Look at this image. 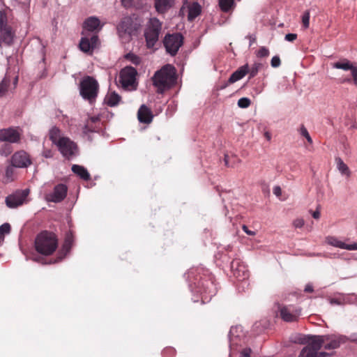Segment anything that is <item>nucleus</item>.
<instances>
[{
	"label": "nucleus",
	"mask_w": 357,
	"mask_h": 357,
	"mask_svg": "<svg viewBox=\"0 0 357 357\" xmlns=\"http://www.w3.org/2000/svg\"><path fill=\"white\" fill-rule=\"evenodd\" d=\"M141 27V23L136 17L131 16L123 17L117 25L119 35L122 37L124 35H135Z\"/></svg>",
	"instance_id": "6"
},
{
	"label": "nucleus",
	"mask_w": 357,
	"mask_h": 357,
	"mask_svg": "<svg viewBox=\"0 0 357 357\" xmlns=\"http://www.w3.org/2000/svg\"><path fill=\"white\" fill-rule=\"evenodd\" d=\"M242 229L245 233H246L248 235L250 236H255L256 233L253 231L249 230L248 227L246 225H243Z\"/></svg>",
	"instance_id": "51"
},
{
	"label": "nucleus",
	"mask_w": 357,
	"mask_h": 357,
	"mask_svg": "<svg viewBox=\"0 0 357 357\" xmlns=\"http://www.w3.org/2000/svg\"><path fill=\"white\" fill-rule=\"evenodd\" d=\"M251 104V101L248 98H241L238 100V106L241 108H247Z\"/></svg>",
	"instance_id": "41"
},
{
	"label": "nucleus",
	"mask_w": 357,
	"mask_h": 357,
	"mask_svg": "<svg viewBox=\"0 0 357 357\" xmlns=\"http://www.w3.org/2000/svg\"><path fill=\"white\" fill-rule=\"evenodd\" d=\"M6 204L9 208H16L23 204V198L17 195H9L6 199Z\"/></svg>",
	"instance_id": "26"
},
{
	"label": "nucleus",
	"mask_w": 357,
	"mask_h": 357,
	"mask_svg": "<svg viewBox=\"0 0 357 357\" xmlns=\"http://www.w3.org/2000/svg\"><path fill=\"white\" fill-rule=\"evenodd\" d=\"M249 71V66L248 64L243 65L234 71L229 77L227 83L229 84H233L245 77Z\"/></svg>",
	"instance_id": "21"
},
{
	"label": "nucleus",
	"mask_w": 357,
	"mask_h": 357,
	"mask_svg": "<svg viewBox=\"0 0 357 357\" xmlns=\"http://www.w3.org/2000/svg\"><path fill=\"white\" fill-rule=\"evenodd\" d=\"M250 45L252 43H255V40L256 38L255 37H252V36H250Z\"/></svg>",
	"instance_id": "61"
},
{
	"label": "nucleus",
	"mask_w": 357,
	"mask_h": 357,
	"mask_svg": "<svg viewBox=\"0 0 357 357\" xmlns=\"http://www.w3.org/2000/svg\"><path fill=\"white\" fill-rule=\"evenodd\" d=\"M295 342L303 344H307V346L301 350L299 357H327L332 354L326 351H319L321 347L316 339V335H303Z\"/></svg>",
	"instance_id": "3"
},
{
	"label": "nucleus",
	"mask_w": 357,
	"mask_h": 357,
	"mask_svg": "<svg viewBox=\"0 0 357 357\" xmlns=\"http://www.w3.org/2000/svg\"><path fill=\"white\" fill-rule=\"evenodd\" d=\"M184 38L180 33H167L163 40L166 51L171 56H175L183 45Z\"/></svg>",
	"instance_id": "7"
},
{
	"label": "nucleus",
	"mask_w": 357,
	"mask_h": 357,
	"mask_svg": "<svg viewBox=\"0 0 357 357\" xmlns=\"http://www.w3.org/2000/svg\"><path fill=\"white\" fill-rule=\"evenodd\" d=\"M34 260H35L36 261L40 262V261H43V260H44V259H43V257H37V258H35V259H34Z\"/></svg>",
	"instance_id": "60"
},
{
	"label": "nucleus",
	"mask_w": 357,
	"mask_h": 357,
	"mask_svg": "<svg viewBox=\"0 0 357 357\" xmlns=\"http://www.w3.org/2000/svg\"><path fill=\"white\" fill-rule=\"evenodd\" d=\"M331 303L333 305H340L342 303L341 301L337 298H332L331 300Z\"/></svg>",
	"instance_id": "57"
},
{
	"label": "nucleus",
	"mask_w": 357,
	"mask_h": 357,
	"mask_svg": "<svg viewBox=\"0 0 357 357\" xmlns=\"http://www.w3.org/2000/svg\"><path fill=\"white\" fill-rule=\"evenodd\" d=\"M14 33L10 26L0 29V40L3 43L10 45L13 40Z\"/></svg>",
	"instance_id": "22"
},
{
	"label": "nucleus",
	"mask_w": 357,
	"mask_h": 357,
	"mask_svg": "<svg viewBox=\"0 0 357 357\" xmlns=\"http://www.w3.org/2000/svg\"><path fill=\"white\" fill-rule=\"evenodd\" d=\"M174 0H155V7L158 13H163L169 9Z\"/></svg>",
	"instance_id": "23"
},
{
	"label": "nucleus",
	"mask_w": 357,
	"mask_h": 357,
	"mask_svg": "<svg viewBox=\"0 0 357 357\" xmlns=\"http://www.w3.org/2000/svg\"><path fill=\"white\" fill-rule=\"evenodd\" d=\"M302 22L305 28H308L310 24V12L305 11L302 17Z\"/></svg>",
	"instance_id": "44"
},
{
	"label": "nucleus",
	"mask_w": 357,
	"mask_h": 357,
	"mask_svg": "<svg viewBox=\"0 0 357 357\" xmlns=\"http://www.w3.org/2000/svg\"><path fill=\"white\" fill-rule=\"evenodd\" d=\"M68 188L66 185L60 183L56 185L53 190L52 192L45 195L47 202L58 203L63 201L67 195Z\"/></svg>",
	"instance_id": "15"
},
{
	"label": "nucleus",
	"mask_w": 357,
	"mask_h": 357,
	"mask_svg": "<svg viewBox=\"0 0 357 357\" xmlns=\"http://www.w3.org/2000/svg\"><path fill=\"white\" fill-rule=\"evenodd\" d=\"M273 192L275 195L280 196L281 194V189L279 186H276L273 189Z\"/></svg>",
	"instance_id": "56"
},
{
	"label": "nucleus",
	"mask_w": 357,
	"mask_h": 357,
	"mask_svg": "<svg viewBox=\"0 0 357 357\" xmlns=\"http://www.w3.org/2000/svg\"><path fill=\"white\" fill-rule=\"evenodd\" d=\"M10 26L8 24L7 15L4 11H0V29Z\"/></svg>",
	"instance_id": "39"
},
{
	"label": "nucleus",
	"mask_w": 357,
	"mask_h": 357,
	"mask_svg": "<svg viewBox=\"0 0 357 357\" xmlns=\"http://www.w3.org/2000/svg\"><path fill=\"white\" fill-rule=\"evenodd\" d=\"M56 146L61 153L68 158L75 155L77 149V144L67 137H62Z\"/></svg>",
	"instance_id": "13"
},
{
	"label": "nucleus",
	"mask_w": 357,
	"mask_h": 357,
	"mask_svg": "<svg viewBox=\"0 0 357 357\" xmlns=\"http://www.w3.org/2000/svg\"><path fill=\"white\" fill-rule=\"evenodd\" d=\"M13 151V148L10 143H4L0 148V155L1 156L7 157Z\"/></svg>",
	"instance_id": "35"
},
{
	"label": "nucleus",
	"mask_w": 357,
	"mask_h": 357,
	"mask_svg": "<svg viewBox=\"0 0 357 357\" xmlns=\"http://www.w3.org/2000/svg\"><path fill=\"white\" fill-rule=\"evenodd\" d=\"M333 67L337 69H342L344 70H351L354 66L348 59H343L337 62L334 63L333 64Z\"/></svg>",
	"instance_id": "27"
},
{
	"label": "nucleus",
	"mask_w": 357,
	"mask_h": 357,
	"mask_svg": "<svg viewBox=\"0 0 357 357\" xmlns=\"http://www.w3.org/2000/svg\"><path fill=\"white\" fill-rule=\"evenodd\" d=\"M293 226L295 228H301L305 224V221L303 218H296L293 221Z\"/></svg>",
	"instance_id": "46"
},
{
	"label": "nucleus",
	"mask_w": 357,
	"mask_h": 357,
	"mask_svg": "<svg viewBox=\"0 0 357 357\" xmlns=\"http://www.w3.org/2000/svg\"><path fill=\"white\" fill-rule=\"evenodd\" d=\"M162 30V22L155 17L151 18L144 31V37L148 48L154 47L159 39Z\"/></svg>",
	"instance_id": "5"
},
{
	"label": "nucleus",
	"mask_w": 357,
	"mask_h": 357,
	"mask_svg": "<svg viewBox=\"0 0 357 357\" xmlns=\"http://www.w3.org/2000/svg\"><path fill=\"white\" fill-rule=\"evenodd\" d=\"M231 270L238 280L243 281L249 278L248 268L239 259H235L231 262Z\"/></svg>",
	"instance_id": "14"
},
{
	"label": "nucleus",
	"mask_w": 357,
	"mask_h": 357,
	"mask_svg": "<svg viewBox=\"0 0 357 357\" xmlns=\"http://www.w3.org/2000/svg\"><path fill=\"white\" fill-rule=\"evenodd\" d=\"M137 118L139 122L149 124L152 122L153 115L148 107L142 105L137 112Z\"/></svg>",
	"instance_id": "20"
},
{
	"label": "nucleus",
	"mask_w": 357,
	"mask_h": 357,
	"mask_svg": "<svg viewBox=\"0 0 357 357\" xmlns=\"http://www.w3.org/2000/svg\"><path fill=\"white\" fill-rule=\"evenodd\" d=\"M271 64L273 68L279 67L281 64L280 57L278 56H274L271 61Z\"/></svg>",
	"instance_id": "45"
},
{
	"label": "nucleus",
	"mask_w": 357,
	"mask_h": 357,
	"mask_svg": "<svg viewBox=\"0 0 357 357\" xmlns=\"http://www.w3.org/2000/svg\"><path fill=\"white\" fill-rule=\"evenodd\" d=\"M305 292L312 293L314 291L313 286L311 284H306L305 289Z\"/></svg>",
	"instance_id": "52"
},
{
	"label": "nucleus",
	"mask_w": 357,
	"mask_h": 357,
	"mask_svg": "<svg viewBox=\"0 0 357 357\" xmlns=\"http://www.w3.org/2000/svg\"><path fill=\"white\" fill-rule=\"evenodd\" d=\"M252 350L250 348H245L241 352V357H250Z\"/></svg>",
	"instance_id": "49"
},
{
	"label": "nucleus",
	"mask_w": 357,
	"mask_h": 357,
	"mask_svg": "<svg viewBox=\"0 0 357 357\" xmlns=\"http://www.w3.org/2000/svg\"><path fill=\"white\" fill-rule=\"evenodd\" d=\"M17 81H18V77H17V76H16V77L14 78V80H13V85H14V88H15V87H16V85H17Z\"/></svg>",
	"instance_id": "59"
},
{
	"label": "nucleus",
	"mask_w": 357,
	"mask_h": 357,
	"mask_svg": "<svg viewBox=\"0 0 357 357\" xmlns=\"http://www.w3.org/2000/svg\"><path fill=\"white\" fill-rule=\"evenodd\" d=\"M316 339L321 347L327 350L337 349L347 340L345 337L335 335H316Z\"/></svg>",
	"instance_id": "9"
},
{
	"label": "nucleus",
	"mask_w": 357,
	"mask_h": 357,
	"mask_svg": "<svg viewBox=\"0 0 357 357\" xmlns=\"http://www.w3.org/2000/svg\"><path fill=\"white\" fill-rule=\"evenodd\" d=\"M352 80L354 84L357 86V66H354L351 70Z\"/></svg>",
	"instance_id": "48"
},
{
	"label": "nucleus",
	"mask_w": 357,
	"mask_h": 357,
	"mask_svg": "<svg viewBox=\"0 0 357 357\" xmlns=\"http://www.w3.org/2000/svg\"><path fill=\"white\" fill-rule=\"evenodd\" d=\"M351 82V78H347V79H344L342 82Z\"/></svg>",
	"instance_id": "62"
},
{
	"label": "nucleus",
	"mask_w": 357,
	"mask_h": 357,
	"mask_svg": "<svg viewBox=\"0 0 357 357\" xmlns=\"http://www.w3.org/2000/svg\"><path fill=\"white\" fill-rule=\"evenodd\" d=\"M231 159L237 160L238 162H240V160H238L236 155L229 156V155L225 154L224 160H225V164L226 166H227V167H234V163L231 161Z\"/></svg>",
	"instance_id": "43"
},
{
	"label": "nucleus",
	"mask_w": 357,
	"mask_h": 357,
	"mask_svg": "<svg viewBox=\"0 0 357 357\" xmlns=\"http://www.w3.org/2000/svg\"><path fill=\"white\" fill-rule=\"evenodd\" d=\"M99 84L96 79L91 76L84 77L79 84V91L82 97L89 101L93 102L98 93Z\"/></svg>",
	"instance_id": "4"
},
{
	"label": "nucleus",
	"mask_w": 357,
	"mask_h": 357,
	"mask_svg": "<svg viewBox=\"0 0 357 357\" xmlns=\"http://www.w3.org/2000/svg\"><path fill=\"white\" fill-rule=\"evenodd\" d=\"M99 118L98 117L93 116L89 118L83 128L84 133L87 134L89 132H95L98 128L96 124L99 123Z\"/></svg>",
	"instance_id": "24"
},
{
	"label": "nucleus",
	"mask_w": 357,
	"mask_h": 357,
	"mask_svg": "<svg viewBox=\"0 0 357 357\" xmlns=\"http://www.w3.org/2000/svg\"><path fill=\"white\" fill-rule=\"evenodd\" d=\"M176 80L175 68L167 64L156 71L153 77V85L157 88L158 93H162L170 89Z\"/></svg>",
	"instance_id": "1"
},
{
	"label": "nucleus",
	"mask_w": 357,
	"mask_h": 357,
	"mask_svg": "<svg viewBox=\"0 0 357 357\" xmlns=\"http://www.w3.org/2000/svg\"><path fill=\"white\" fill-rule=\"evenodd\" d=\"M297 38V34L288 33L285 36V40L289 42H293Z\"/></svg>",
	"instance_id": "50"
},
{
	"label": "nucleus",
	"mask_w": 357,
	"mask_h": 357,
	"mask_svg": "<svg viewBox=\"0 0 357 357\" xmlns=\"http://www.w3.org/2000/svg\"><path fill=\"white\" fill-rule=\"evenodd\" d=\"M121 5L126 8H130L134 5V0H121Z\"/></svg>",
	"instance_id": "47"
},
{
	"label": "nucleus",
	"mask_w": 357,
	"mask_h": 357,
	"mask_svg": "<svg viewBox=\"0 0 357 357\" xmlns=\"http://www.w3.org/2000/svg\"><path fill=\"white\" fill-rule=\"evenodd\" d=\"M10 164L17 168H27L32 165V160L27 152L20 150L11 156Z\"/></svg>",
	"instance_id": "10"
},
{
	"label": "nucleus",
	"mask_w": 357,
	"mask_h": 357,
	"mask_svg": "<svg viewBox=\"0 0 357 357\" xmlns=\"http://www.w3.org/2000/svg\"><path fill=\"white\" fill-rule=\"evenodd\" d=\"M280 317L287 322L296 321L301 315V309L294 305L279 306Z\"/></svg>",
	"instance_id": "12"
},
{
	"label": "nucleus",
	"mask_w": 357,
	"mask_h": 357,
	"mask_svg": "<svg viewBox=\"0 0 357 357\" xmlns=\"http://www.w3.org/2000/svg\"><path fill=\"white\" fill-rule=\"evenodd\" d=\"M21 139L20 132L13 128L0 130V141L8 143H18Z\"/></svg>",
	"instance_id": "16"
},
{
	"label": "nucleus",
	"mask_w": 357,
	"mask_h": 357,
	"mask_svg": "<svg viewBox=\"0 0 357 357\" xmlns=\"http://www.w3.org/2000/svg\"><path fill=\"white\" fill-rule=\"evenodd\" d=\"M198 287L200 294H204L206 298L207 296L211 297L216 294V287L211 279H200L198 281Z\"/></svg>",
	"instance_id": "17"
},
{
	"label": "nucleus",
	"mask_w": 357,
	"mask_h": 357,
	"mask_svg": "<svg viewBox=\"0 0 357 357\" xmlns=\"http://www.w3.org/2000/svg\"><path fill=\"white\" fill-rule=\"evenodd\" d=\"M126 59L136 66L141 63V58L133 53L127 54Z\"/></svg>",
	"instance_id": "38"
},
{
	"label": "nucleus",
	"mask_w": 357,
	"mask_h": 357,
	"mask_svg": "<svg viewBox=\"0 0 357 357\" xmlns=\"http://www.w3.org/2000/svg\"><path fill=\"white\" fill-rule=\"evenodd\" d=\"M82 38L79 43V50L86 54H92L93 50L100 45V40L96 33L90 36L84 31L82 32Z\"/></svg>",
	"instance_id": "8"
},
{
	"label": "nucleus",
	"mask_w": 357,
	"mask_h": 357,
	"mask_svg": "<svg viewBox=\"0 0 357 357\" xmlns=\"http://www.w3.org/2000/svg\"><path fill=\"white\" fill-rule=\"evenodd\" d=\"M300 133L302 136H303L304 137L306 138L307 141L310 143V144H312V139L307 131V130L306 129V128L302 125L301 127V129H300Z\"/></svg>",
	"instance_id": "42"
},
{
	"label": "nucleus",
	"mask_w": 357,
	"mask_h": 357,
	"mask_svg": "<svg viewBox=\"0 0 357 357\" xmlns=\"http://www.w3.org/2000/svg\"><path fill=\"white\" fill-rule=\"evenodd\" d=\"M120 100L121 96L115 92H112L108 95L106 99L107 105L110 107L116 106Z\"/></svg>",
	"instance_id": "32"
},
{
	"label": "nucleus",
	"mask_w": 357,
	"mask_h": 357,
	"mask_svg": "<svg viewBox=\"0 0 357 357\" xmlns=\"http://www.w3.org/2000/svg\"><path fill=\"white\" fill-rule=\"evenodd\" d=\"M15 167L12 164L8 166L6 169L5 178L7 182L13 181L15 178Z\"/></svg>",
	"instance_id": "34"
},
{
	"label": "nucleus",
	"mask_w": 357,
	"mask_h": 357,
	"mask_svg": "<svg viewBox=\"0 0 357 357\" xmlns=\"http://www.w3.org/2000/svg\"><path fill=\"white\" fill-rule=\"evenodd\" d=\"M312 215L314 219H319L320 218V211L319 208H317L315 211L312 212Z\"/></svg>",
	"instance_id": "53"
},
{
	"label": "nucleus",
	"mask_w": 357,
	"mask_h": 357,
	"mask_svg": "<svg viewBox=\"0 0 357 357\" xmlns=\"http://www.w3.org/2000/svg\"><path fill=\"white\" fill-rule=\"evenodd\" d=\"M264 135H265L266 138L268 141H269V140H271V133H270V132H266L264 133Z\"/></svg>",
	"instance_id": "58"
},
{
	"label": "nucleus",
	"mask_w": 357,
	"mask_h": 357,
	"mask_svg": "<svg viewBox=\"0 0 357 357\" xmlns=\"http://www.w3.org/2000/svg\"><path fill=\"white\" fill-rule=\"evenodd\" d=\"M72 171L84 181H89L91 178L87 169L82 166L73 165L72 167Z\"/></svg>",
	"instance_id": "25"
},
{
	"label": "nucleus",
	"mask_w": 357,
	"mask_h": 357,
	"mask_svg": "<svg viewBox=\"0 0 357 357\" xmlns=\"http://www.w3.org/2000/svg\"><path fill=\"white\" fill-rule=\"evenodd\" d=\"M71 240H72V236H66V240H65L64 246L65 247L70 246V245L71 243Z\"/></svg>",
	"instance_id": "54"
},
{
	"label": "nucleus",
	"mask_w": 357,
	"mask_h": 357,
	"mask_svg": "<svg viewBox=\"0 0 357 357\" xmlns=\"http://www.w3.org/2000/svg\"><path fill=\"white\" fill-rule=\"evenodd\" d=\"M261 68V64L260 63H255L251 66L250 68H249V71H248L249 79H251V78L255 77L257 75V73Z\"/></svg>",
	"instance_id": "37"
},
{
	"label": "nucleus",
	"mask_w": 357,
	"mask_h": 357,
	"mask_svg": "<svg viewBox=\"0 0 357 357\" xmlns=\"http://www.w3.org/2000/svg\"><path fill=\"white\" fill-rule=\"evenodd\" d=\"M49 137L52 143L57 145L58 142L63 137L61 136V130L56 127H53L50 130Z\"/></svg>",
	"instance_id": "29"
},
{
	"label": "nucleus",
	"mask_w": 357,
	"mask_h": 357,
	"mask_svg": "<svg viewBox=\"0 0 357 357\" xmlns=\"http://www.w3.org/2000/svg\"><path fill=\"white\" fill-rule=\"evenodd\" d=\"M58 247V239L55 234L43 231L38 234L35 239L36 250L45 256L52 255Z\"/></svg>",
	"instance_id": "2"
},
{
	"label": "nucleus",
	"mask_w": 357,
	"mask_h": 357,
	"mask_svg": "<svg viewBox=\"0 0 357 357\" xmlns=\"http://www.w3.org/2000/svg\"><path fill=\"white\" fill-rule=\"evenodd\" d=\"M102 28L99 19L96 17H89L85 20L83 24L84 31L93 32L99 31Z\"/></svg>",
	"instance_id": "19"
},
{
	"label": "nucleus",
	"mask_w": 357,
	"mask_h": 357,
	"mask_svg": "<svg viewBox=\"0 0 357 357\" xmlns=\"http://www.w3.org/2000/svg\"><path fill=\"white\" fill-rule=\"evenodd\" d=\"M11 79L9 76L6 75L0 82V98L3 97L8 93L10 86Z\"/></svg>",
	"instance_id": "28"
},
{
	"label": "nucleus",
	"mask_w": 357,
	"mask_h": 357,
	"mask_svg": "<svg viewBox=\"0 0 357 357\" xmlns=\"http://www.w3.org/2000/svg\"><path fill=\"white\" fill-rule=\"evenodd\" d=\"M219 6L222 11L229 12L234 6V0H219Z\"/></svg>",
	"instance_id": "33"
},
{
	"label": "nucleus",
	"mask_w": 357,
	"mask_h": 357,
	"mask_svg": "<svg viewBox=\"0 0 357 357\" xmlns=\"http://www.w3.org/2000/svg\"><path fill=\"white\" fill-rule=\"evenodd\" d=\"M326 242L334 247L339 248L341 249H345L348 250H357V243H354L352 244H346L344 242L340 241L335 236H328L326 238Z\"/></svg>",
	"instance_id": "18"
},
{
	"label": "nucleus",
	"mask_w": 357,
	"mask_h": 357,
	"mask_svg": "<svg viewBox=\"0 0 357 357\" xmlns=\"http://www.w3.org/2000/svg\"><path fill=\"white\" fill-rule=\"evenodd\" d=\"M137 72L136 69L131 66H126L120 71L119 82L122 86L128 88L133 86L136 81Z\"/></svg>",
	"instance_id": "11"
},
{
	"label": "nucleus",
	"mask_w": 357,
	"mask_h": 357,
	"mask_svg": "<svg viewBox=\"0 0 357 357\" xmlns=\"http://www.w3.org/2000/svg\"><path fill=\"white\" fill-rule=\"evenodd\" d=\"M335 160L337 162V167L338 170L341 172V174L349 176L351 174V172L348 166L344 162V161L340 158H336Z\"/></svg>",
	"instance_id": "30"
},
{
	"label": "nucleus",
	"mask_w": 357,
	"mask_h": 357,
	"mask_svg": "<svg viewBox=\"0 0 357 357\" xmlns=\"http://www.w3.org/2000/svg\"><path fill=\"white\" fill-rule=\"evenodd\" d=\"M43 156L48 158L52 157V153L50 150H46L43 152Z\"/></svg>",
	"instance_id": "55"
},
{
	"label": "nucleus",
	"mask_w": 357,
	"mask_h": 357,
	"mask_svg": "<svg viewBox=\"0 0 357 357\" xmlns=\"http://www.w3.org/2000/svg\"><path fill=\"white\" fill-rule=\"evenodd\" d=\"M201 13V7L197 3H195L189 8L188 19L194 20Z\"/></svg>",
	"instance_id": "31"
},
{
	"label": "nucleus",
	"mask_w": 357,
	"mask_h": 357,
	"mask_svg": "<svg viewBox=\"0 0 357 357\" xmlns=\"http://www.w3.org/2000/svg\"><path fill=\"white\" fill-rule=\"evenodd\" d=\"M10 231V225L9 223H4L0 226V245L4 240V235Z\"/></svg>",
	"instance_id": "36"
},
{
	"label": "nucleus",
	"mask_w": 357,
	"mask_h": 357,
	"mask_svg": "<svg viewBox=\"0 0 357 357\" xmlns=\"http://www.w3.org/2000/svg\"><path fill=\"white\" fill-rule=\"evenodd\" d=\"M269 50L266 47H261L257 52V56L259 58H264L269 56Z\"/></svg>",
	"instance_id": "40"
}]
</instances>
